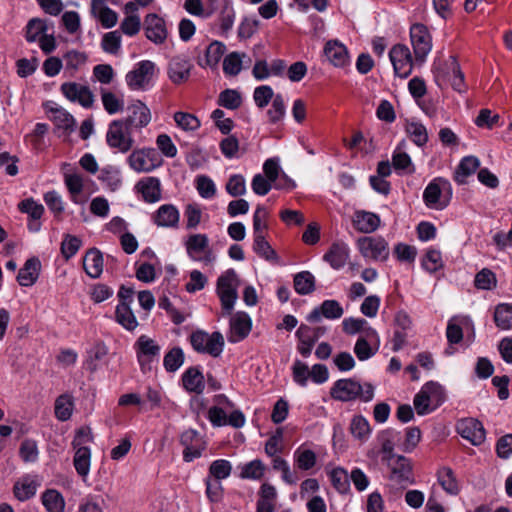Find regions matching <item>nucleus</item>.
<instances>
[{
    "instance_id": "61",
    "label": "nucleus",
    "mask_w": 512,
    "mask_h": 512,
    "mask_svg": "<svg viewBox=\"0 0 512 512\" xmlns=\"http://www.w3.org/2000/svg\"><path fill=\"white\" fill-rule=\"evenodd\" d=\"M329 479L333 487L339 493H347L350 489L349 475L342 467H336L328 472Z\"/></svg>"
},
{
    "instance_id": "64",
    "label": "nucleus",
    "mask_w": 512,
    "mask_h": 512,
    "mask_svg": "<svg viewBox=\"0 0 512 512\" xmlns=\"http://www.w3.org/2000/svg\"><path fill=\"white\" fill-rule=\"evenodd\" d=\"M494 321L501 330L512 329V306L509 304H499L495 308Z\"/></svg>"
},
{
    "instance_id": "23",
    "label": "nucleus",
    "mask_w": 512,
    "mask_h": 512,
    "mask_svg": "<svg viewBox=\"0 0 512 512\" xmlns=\"http://www.w3.org/2000/svg\"><path fill=\"white\" fill-rule=\"evenodd\" d=\"M145 36L156 45L163 44L168 36L166 23L155 13L147 14L144 20Z\"/></svg>"
},
{
    "instance_id": "32",
    "label": "nucleus",
    "mask_w": 512,
    "mask_h": 512,
    "mask_svg": "<svg viewBox=\"0 0 512 512\" xmlns=\"http://www.w3.org/2000/svg\"><path fill=\"white\" fill-rule=\"evenodd\" d=\"M238 477L242 480L261 481L267 471L266 464L261 459H253L237 466Z\"/></svg>"
},
{
    "instance_id": "49",
    "label": "nucleus",
    "mask_w": 512,
    "mask_h": 512,
    "mask_svg": "<svg viewBox=\"0 0 512 512\" xmlns=\"http://www.w3.org/2000/svg\"><path fill=\"white\" fill-rule=\"evenodd\" d=\"M293 461L298 469L308 471L316 465L317 457L314 451L301 445L293 452Z\"/></svg>"
},
{
    "instance_id": "29",
    "label": "nucleus",
    "mask_w": 512,
    "mask_h": 512,
    "mask_svg": "<svg viewBox=\"0 0 512 512\" xmlns=\"http://www.w3.org/2000/svg\"><path fill=\"white\" fill-rule=\"evenodd\" d=\"M349 255L350 249L345 242H335L324 254L323 259L329 263L333 269L339 270L346 265Z\"/></svg>"
},
{
    "instance_id": "57",
    "label": "nucleus",
    "mask_w": 512,
    "mask_h": 512,
    "mask_svg": "<svg viewBox=\"0 0 512 512\" xmlns=\"http://www.w3.org/2000/svg\"><path fill=\"white\" fill-rule=\"evenodd\" d=\"M55 416L59 421H67L71 418L74 401L70 394H62L55 401Z\"/></svg>"
},
{
    "instance_id": "22",
    "label": "nucleus",
    "mask_w": 512,
    "mask_h": 512,
    "mask_svg": "<svg viewBox=\"0 0 512 512\" xmlns=\"http://www.w3.org/2000/svg\"><path fill=\"white\" fill-rule=\"evenodd\" d=\"M457 432L475 446L482 444L486 436L482 423L474 418L460 420L457 423Z\"/></svg>"
},
{
    "instance_id": "26",
    "label": "nucleus",
    "mask_w": 512,
    "mask_h": 512,
    "mask_svg": "<svg viewBox=\"0 0 512 512\" xmlns=\"http://www.w3.org/2000/svg\"><path fill=\"white\" fill-rule=\"evenodd\" d=\"M40 485L39 476L27 474L14 483L13 494L17 500L24 502L35 496Z\"/></svg>"
},
{
    "instance_id": "40",
    "label": "nucleus",
    "mask_w": 512,
    "mask_h": 512,
    "mask_svg": "<svg viewBox=\"0 0 512 512\" xmlns=\"http://www.w3.org/2000/svg\"><path fill=\"white\" fill-rule=\"evenodd\" d=\"M39 270L40 261L37 258L28 259L18 272V283L24 287L32 286L38 279Z\"/></svg>"
},
{
    "instance_id": "17",
    "label": "nucleus",
    "mask_w": 512,
    "mask_h": 512,
    "mask_svg": "<svg viewBox=\"0 0 512 512\" xmlns=\"http://www.w3.org/2000/svg\"><path fill=\"white\" fill-rule=\"evenodd\" d=\"M435 77L437 81L449 83L458 92H463L465 89L464 75L454 57H450L443 67H435Z\"/></svg>"
},
{
    "instance_id": "51",
    "label": "nucleus",
    "mask_w": 512,
    "mask_h": 512,
    "mask_svg": "<svg viewBox=\"0 0 512 512\" xmlns=\"http://www.w3.org/2000/svg\"><path fill=\"white\" fill-rule=\"evenodd\" d=\"M100 95L104 110L109 115H114L123 111L124 99L122 95H117L116 93L103 88L100 90Z\"/></svg>"
},
{
    "instance_id": "30",
    "label": "nucleus",
    "mask_w": 512,
    "mask_h": 512,
    "mask_svg": "<svg viewBox=\"0 0 512 512\" xmlns=\"http://www.w3.org/2000/svg\"><path fill=\"white\" fill-rule=\"evenodd\" d=\"M277 490L274 485L264 482L258 491L256 512H274L277 501Z\"/></svg>"
},
{
    "instance_id": "12",
    "label": "nucleus",
    "mask_w": 512,
    "mask_h": 512,
    "mask_svg": "<svg viewBox=\"0 0 512 512\" xmlns=\"http://www.w3.org/2000/svg\"><path fill=\"white\" fill-rule=\"evenodd\" d=\"M357 248L364 258L373 261H386L390 254L388 242L381 236L360 237Z\"/></svg>"
},
{
    "instance_id": "53",
    "label": "nucleus",
    "mask_w": 512,
    "mask_h": 512,
    "mask_svg": "<svg viewBox=\"0 0 512 512\" xmlns=\"http://www.w3.org/2000/svg\"><path fill=\"white\" fill-rule=\"evenodd\" d=\"M438 482L442 489L449 495L455 496L460 492V485L453 470L449 467H442L438 471Z\"/></svg>"
},
{
    "instance_id": "27",
    "label": "nucleus",
    "mask_w": 512,
    "mask_h": 512,
    "mask_svg": "<svg viewBox=\"0 0 512 512\" xmlns=\"http://www.w3.org/2000/svg\"><path fill=\"white\" fill-rule=\"evenodd\" d=\"M324 55L337 68H345L350 64L348 50L338 40H330L325 44Z\"/></svg>"
},
{
    "instance_id": "9",
    "label": "nucleus",
    "mask_w": 512,
    "mask_h": 512,
    "mask_svg": "<svg viewBox=\"0 0 512 512\" xmlns=\"http://www.w3.org/2000/svg\"><path fill=\"white\" fill-rule=\"evenodd\" d=\"M190 343L193 349L213 358L219 357L224 350V337L220 332L208 333L203 330H196L190 336Z\"/></svg>"
},
{
    "instance_id": "20",
    "label": "nucleus",
    "mask_w": 512,
    "mask_h": 512,
    "mask_svg": "<svg viewBox=\"0 0 512 512\" xmlns=\"http://www.w3.org/2000/svg\"><path fill=\"white\" fill-rule=\"evenodd\" d=\"M60 90L71 102L78 103L86 109L93 106L94 94L86 85L77 82H65L61 85Z\"/></svg>"
},
{
    "instance_id": "48",
    "label": "nucleus",
    "mask_w": 512,
    "mask_h": 512,
    "mask_svg": "<svg viewBox=\"0 0 512 512\" xmlns=\"http://www.w3.org/2000/svg\"><path fill=\"white\" fill-rule=\"evenodd\" d=\"M405 132L418 147H423L428 142V132L423 123L417 120H407Z\"/></svg>"
},
{
    "instance_id": "33",
    "label": "nucleus",
    "mask_w": 512,
    "mask_h": 512,
    "mask_svg": "<svg viewBox=\"0 0 512 512\" xmlns=\"http://www.w3.org/2000/svg\"><path fill=\"white\" fill-rule=\"evenodd\" d=\"M343 331L348 335H355L357 333H364L369 339H377L378 334L369 323L363 318L347 317L342 321Z\"/></svg>"
},
{
    "instance_id": "28",
    "label": "nucleus",
    "mask_w": 512,
    "mask_h": 512,
    "mask_svg": "<svg viewBox=\"0 0 512 512\" xmlns=\"http://www.w3.org/2000/svg\"><path fill=\"white\" fill-rule=\"evenodd\" d=\"M109 349L102 341L95 342L86 351L84 368L89 372H96L106 361Z\"/></svg>"
},
{
    "instance_id": "3",
    "label": "nucleus",
    "mask_w": 512,
    "mask_h": 512,
    "mask_svg": "<svg viewBox=\"0 0 512 512\" xmlns=\"http://www.w3.org/2000/svg\"><path fill=\"white\" fill-rule=\"evenodd\" d=\"M126 158L128 167L137 174H148L163 165L162 155L153 147H136Z\"/></svg>"
},
{
    "instance_id": "35",
    "label": "nucleus",
    "mask_w": 512,
    "mask_h": 512,
    "mask_svg": "<svg viewBox=\"0 0 512 512\" xmlns=\"http://www.w3.org/2000/svg\"><path fill=\"white\" fill-rule=\"evenodd\" d=\"M192 64L184 57H174L168 68V74L170 80L175 84H181L188 80Z\"/></svg>"
},
{
    "instance_id": "41",
    "label": "nucleus",
    "mask_w": 512,
    "mask_h": 512,
    "mask_svg": "<svg viewBox=\"0 0 512 512\" xmlns=\"http://www.w3.org/2000/svg\"><path fill=\"white\" fill-rule=\"evenodd\" d=\"M250 64V59L245 53L232 52L223 60V71L226 75L236 76L242 68Z\"/></svg>"
},
{
    "instance_id": "52",
    "label": "nucleus",
    "mask_w": 512,
    "mask_h": 512,
    "mask_svg": "<svg viewBox=\"0 0 512 512\" xmlns=\"http://www.w3.org/2000/svg\"><path fill=\"white\" fill-rule=\"evenodd\" d=\"M75 450L73 459L74 467L79 476L85 481L90 472L91 450L89 447H78V449Z\"/></svg>"
},
{
    "instance_id": "60",
    "label": "nucleus",
    "mask_w": 512,
    "mask_h": 512,
    "mask_svg": "<svg viewBox=\"0 0 512 512\" xmlns=\"http://www.w3.org/2000/svg\"><path fill=\"white\" fill-rule=\"evenodd\" d=\"M350 432L355 439L365 442L371 434L369 421L362 415L354 416L350 423Z\"/></svg>"
},
{
    "instance_id": "46",
    "label": "nucleus",
    "mask_w": 512,
    "mask_h": 512,
    "mask_svg": "<svg viewBox=\"0 0 512 512\" xmlns=\"http://www.w3.org/2000/svg\"><path fill=\"white\" fill-rule=\"evenodd\" d=\"M85 272L91 278H98L103 271V257L99 250L91 249L83 259Z\"/></svg>"
},
{
    "instance_id": "2",
    "label": "nucleus",
    "mask_w": 512,
    "mask_h": 512,
    "mask_svg": "<svg viewBox=\"0 0 512 512\" xmlns=\"http://www.w3.org/2000/svg\"><path fill=\"white\" fill-rule=\"evenodd\" d=\"M375 388L371 383H361L354 378H344L335 381L330 389V395L334 400L350 402L360 400L370 402L374 398Z\"/></svg>"
},
{
    "instance_id": "7",
    "label": "nucleus",
    "mask_w": 512,
    "mask_h": 512,
    "mask_svg": "<svg viewBox=\"0 0 512 512\" xmlns=\"http://www.w3.org/2000/svg\"><path fill=\"white\" fill-rule=\"evenodd\" d=\"M184 246L188 257L192 261L209 266L213 265L217 259L216 254L210 247V241L206 234L197 233L188 236Z\"/></svg>"
},
{
    "instance_id": "39",
    "label": "nucleus",
    "mask_w": 512,
    "mask_h": 512,
    "mask_svg": "<svg viewBox=\"0 0 512 512\" xmlns=\"http://www.w3.org/2000/svg\"><path fill=\"white\" fill-rule=\"evenodd\" d=\"M226 51V46L220 41L211 42L205 49L204 56L199 59L201 67L215 68Z\"/></svg>"
},
{
    "instance_id": "44",
    "label": "nucleus",
    "mask_w": 512,
    "mask_h": 512,
    "mask_svg": "<svg viewBox=\"0 0 512 512\" xmlns=\"http://www.w3.org/2000/svg\"><path fill=\"white\" fill-rule=\"evenodd\" d=\"M50 119L58 129L65 132H71L75 128L76 121L74 117L60 106L51 107L49 110Z\"/></svg>"
},
{
    "instance_id": "36",
    "label": "nucleus",
    "mask_w": 512,
    "mask_h": 512,
    "mask_svg": "<svg viewBox=\"0 0 512 512\" xmlns=\"http://www.w3.org/2000/svg\"><path fill=\"white\" fill-rule=\"evenodd\" d=\"M180 213L172 204L161 205L153 216L154 223L159 227H176L179 223Z\"/></svg>"
},
{
    "instance_id": "6",
    "label": "nucleus",
    "mask_w": 512,
    "mask_h": 512,
    "mask_svg": "<svg viewBox=\"0 0 512 512\" xmlns=\"http://www.w3.org/2000/svg\"><path fill=\"white\" fill-rule=\"evenodd\" d=\"M156 75L155 63L150 60H142L125 75V82L132 91H146L154 85Z\"/></svg>"
},
{
    "instance_id": "19",
    "label": "nucleus",
    "mask_w": 512,
    "mask_h": 512,
    "mask_svg": "<svg viewBox=\"0 0 512 512\" xmlns=\"http://www.w3.org/2000/svg\"><path fill=\"white\" fill-rule=\"evenodd\" d=\"M207 417L214 427L229 425L234 428H241L245 424V416L240 410L229 412L220 407L211 406L208 409Z\"/></svg>"
},
{
    "instance_id": "5",
    "label": "nucleus",
    "mask_w": 512,
    "mask_h": 512,
    "mask_svg": "<svg viewBox=\"0 0 512 512\" xmlns=\"http://www.w3.org/2000/svg\"><path fill=\"white\" fill-rule=\"evenodd\" d=\"M445 401L443 387L434 381L425 383L414 397V408L419 415H426L437 409Z\"/></svg>"
},
{
    "instance_id": "4",
    "label": "nucleus",
    "mask_w": 512,
    "mask_h": 512,
    "mask_svg": "<svg viewBox=\"0 0 512 512\" xmlns=\"http://www.w3.org/2000/svg\"><path fill=\"white\" fill-rule=\"evenodd\" d=\"M452 195L451 183L443 177H436L424 189L423 201L430 209L443 210L449 205Z\"/></svg>"
},
{
    "instance_id": "16",
    "label": "nucleus",
    "mask_w": 512,
    "mask_h": 512,
    "mask_svg": "<svg viewBox=\"0 0 512 512\" xmlns=\"http://www.w3.org/2000/svg\"><path fill=\"white\" fill-rule=\"evenodd\" d=\"M390 468V481L402 488L414 483L412 465L409 459L397 455L385 461Z\"/></svg>"
},
{
    "instance_id": "31",
    "label": "nucleus",
    "mask_w": 512,
    "mask_h": 512,
    "mask_svg": "<svg viewBox=\"0 0 512 512\" xmlns=\"http://www.w3.org/2000/svg\"><path fill=\"white\" fill-rule=\"evenodd\" d=\"M181 381L183 388L189 393L201 394L205 389L204 375L199 367L187 368Z\"/></svg>"
},
{
    "instance_id": "8",
    "label": "nucleus",
    "mask_w": 512,
    "mask_h": 512,
    "mask_svg": "<svg viewBox=\"0 0 512 512\" xmlns=\"http://www.w3.org/2000/svg\"><path fill=\"white\" fill-rule=\"evenodd\" d=\"M136 134L120 119L113 120L106 132V143L120 153L129 152L135 145Z\"/></svg>"
},
{
    "instance_id": "34",
    "label": "nucleus",
    "mask_w": 512,
    "mask_h": 512,
    "mask_svg": "<svg viewBox=\"0 0 512 512\" xmlns=\"http://www.w3.org/2000/svg\"><path fill=\"white\" fill-rule=\"evenodd\" d=\"M136 188L147 203H155L161 199V183L157 177H146L138 181Z\"/></svg>"
},
{
    "instance_id": "63",
    "label": "nucleus",
    "mask_w": 512,
    "mask_h": 512,
    "mask_svg": "<svg viewBox=\"0 0 512 512\" xmlns=\"http://www.w3.org/2000/svg\"><path fill=\"white\" fill-rule=\"evenodd\" d=\"M421 265L429 273L439 271L444 266L441 252L434 248L427 249L422 258Z\"/></svg>"
},
{
    "instance_id": "47",
    "label": "nucleus",
    "mask_w": 512,
    "mask_h": 512,
    "mask_svg": "<svg viewBox=\"0 0 512 512\" xmlns=\"http://www.w3.org/2000/svg\"><path fill=\"white\" fill-rule=\"evenodd\" d=\"M480 166V161L475 156H466L464 157L459 165L457 166V169L454 174V180L458 184H465L466 180L469 176L474 174L478 167Z\"/></svg>"
},
{
    "instance_id": "10",
    "label": "nucleus",
    "mask_w": 512,
    "mask_h": 512,
    "mask_svg": "<svg viewBox=\"0 0 512 512\" xmlns=\"http://www.w3.org/2000/svg\"><path fill=\"white\" fill-rule=\"evenodd\" d=\"M136 358L143 373L150 372L159 362L161 346L147 335H141L133 345Z\"/></svg>"
},
{
    "instance_id": "37",
    "label": "nucleus",
    "mask_w": 512,
    "mask_h": 512,
    "mask_svg": "<svg viewBox=\"0 0 512 512\" xmlns=\"http://www.w3.org/2000/svg\"><path fill=\"white\" fill-rule=\"evenodd\" d=\"M99 181L106 189L114 192L122 186V172L116 165H106L102 167L98 175Z\"/></svg>"
},
{
    "instance_id": "59",
    "label": "nucleus",
    "mask_w": 512,
    "mask_h": 512,
    "mask_svg": "<svg viewBox=\"0 0 512 512\" xmlns=\"http://www.w3.org/2000/svg\"><path fill=\"white\" fill-rule=\"evenodd\" d=\"M107 504L101 495L89 494L81 499L77 512H105Z\"/></svg>"
},
{
    "instance_id": "62",
    "label": "nucleus",
    "mask_w": 512,
    "mask_h": 512,
    "mask_svg": "<svg viewBox=\"0 0 512 512\" xmlns=\"http://www.w3.org/2000/svg\"><path fill=\"white\" fill-rule=\"evenodd\" d=\"M294 288L300 295H307L315 290V277L309 271H302L294 276Z\"/></svg>"
},
{
    "instance_id": "18",
    "label": "nucleus",
    "mask_w": 512,
    "mask_h": 512,
    "mask_svg": "<svg viewBox=\"0 0 512 512\" xmlns=\"http://www.w3.org/2000/svg\"><path fill=\"white\" fill-rule=\"evenodd\" d=\"M389 58L393 65L394 73L400 78H407L413 70V58L408 46L404 44L394 45Z\"/></svg>"
},
{
    "instance_id": "1",
    "label": "nucleus",
    "mask_w": 512,
    "mask_h": 512,
    "mask_svg": "<svg viewBox=\"0 0 512 512\" xmlns=\"http://www.w3.org/2000/svg\"><path fill=\"white\" fill-rule=\"evenodd\" d=\"M216 4L221 8L218 15L219 27L222 32L228 33L233 28L236 17L230 0H185L183 8L188 14L206 20L215 13Z\"/></svg>"
},
{
    "instance_id": "14",
    "label": "nucleus",
    "mask_w": 512,
    "mask_h": 512,
    "mask_svg": "<svg viewBox=\"0 0 512 512\" xmlns=\"http://www.w3.org/2000/svg\"><path fill=\"white\" fill-rule=\"evenodd\" d=\"M410 39L415 61L424 62L432 50V37L428 28L419 23L412 25L410 28Z\"/></svg>"
},
{
    "instance_id": "50",
    "label": "nucleus",
    "mask_w": 512,
    "mask_h": 512,
    "mask_svg": "<svg viewBox=\"0 0 512 512\" xmlns=\"http://www.w3.org/2000/svg\"><path fill=\"white\" fill-rule=\"evenodd\" d=\"M41 502L47 512H64L65 500L56 489H47L41 495Z\"/></svg>"
},
{
    "instance_id": "11",
    "label": "nucleus",
    "mask_w": 512,
    "mask_h": 512,
    "mask_svg": "<svg viewBox=\"0 0 512 512\" xmlns=\"http://www.w3.org/2000/svg\"><path fill=\"white\" fill-rule=\"evenodd\" d=\"M238 278L234 269H228L217 279L216 292L222 308L230 313L237 300Z\"/></svg>"
},
{
    "instance_id": "24",
    "label": "nucleus",
    "mask_w": 512,
    "mask_h": 512,
    "mask_svg": "<svg viewBox=\"0 0 512 512\" xmlns=\"http://www.w3.org/2000/svg\"><path fill=\"white\" fill-rule=\"evenodd\" d=\"M344 314L341 304L334 299L324 300L319 306L315 307L306 317L309 322H319L322 318L328 320L340 319Z\"/></svg>"
},
{
    "instance_id": "13",
    "label": "nucleus",
    "mask_w": 512,
    "mask_h": 512,
    "mask_svg": "<svg viewBox=\"0 0 512 512\" xmlns=\"http://www.w3.org/2000/svg\"><path fill=\"white\" fill-rule=\"evenodd\" d=\"M136 135L142 133L143 128L147 127L152 120V114L149 107L142 101L136 100L127 108V116L120 119Z\"/></svg>"
},
{
    "instance_id": "15",
    "label": "nucleus",
    "mask_w": 512,
    "mask_h": 512,
    "mask_svg": "<svg viewBox=\"0 0 512 512\" xmlns=\"http://www.w3.org/2000/svg\"><path fill=\"white\" fill-rule=\"evenodd\" d=\"M464 332L468 333V344L474 341V324L469 316H454L447 324L446 337L450 345L459 344L463 340Z\"/></svg>"
},
{
    "instance_id": "54",
    "label": "nucleus",
    "mask_w": 512,
    "mask_h": 512,
    "mask_svg": "<svg viewBox=\"0 0 512 512\" xmlns=\"http://www.w3.org/2000/svg\"><path fill=\"white\" fill-rule=\"evenodd\" d=\"M48 23L40 18H32L26 25L25 38L27 42H38L46 33H48Z\"/></svg>"
},
{
    "instance_id": "43",
    "label": "nucleus",
    "mask_w": 512,
    "mask_h": 512,
    "mask_svg": "<svg viewBox=\"0 0 512 512\" xmlns=\"http://www.w3.org/2000/svg\"><path fill=\"white\" fill-rule=\"evenodd\" d=\"M407 143L402 140L395 148L392 155V164L396 170H401L405 173H413L415 171L414 165L410 156L406 152Z\"/></svg>"
},
{
    "instance_id": "42",
    "label": "nucleus",
    "mask_w": 512,
    "mask_h": 512,
    "mask_svg": "<svg viewBox=\"0 0 512 512\" xmlns=\"http://www.w3.org/2000/svg\"><path fill=\"white\" fill-rule=\"evenodd\" d=\"M296 335L299 339L297 350L303 357L307 358L313 350L317 341V336H315V332L312 331V327L307 325H301L298 328Z\"/></svg>"
},
{
    "instance_id": "38",
    "label": "nucleus",
    "mask_w": 512,
    "mask_h": 512,
    "mask_svg": "<svg viewBox=\"0 0 512 512\" xmlns=\"http://www.w3.org/2000/svg\"><path fill=\"white\" fill-rule=\"evenodd\" d=\"M199 441V434L195 430H187L181 435V443L185 446L183 451V459L186 462H191L196 458H199L204 450L202 444L193 445L192 442Z\"/></svg>"
},
{
    "instance_id": "25",
    "label": "nucleus",
    "mask_w": 512,
    "mask_h": 512,
    "mask_svg": "<svg viewBox=\"0 0 512 512\" xmlns=\"http://www.w3.org/2000/svg\"><path fill=\"white\" fill-rule=\"evenodd\" d=\"M90 15L105 29L113 28L118 22V14L111 9L106 0H91Z\"/></svg>"
},
{
    "instance_id": "56",
    "label": "nucleus",
    "mask_w": 512,
    "mask_h": 512,
    "mask_svg": "<svg viewBox=\"0 0 512 512\" xmlns=\"http://www.w3.org/2000/svg\"><path fill=\"white\" fill-rule=\"evenodd\" d=\"M116 320L129 331L134 330L138 326L137 319L126 301H121L117 305Z\"/></svg>"
},
{
    "instance_id": "58",
    "label": "nucleus",
    "mask_w": 512,
    "mask_h": 512,
    "mask_svg": "<svg viewBox=\"0 0 512 512\" xmlns=\"http://www.w3.org/2000/svg\"><path fill=\"white\" fill-rule=\"evenodd\" d=\"M271 466L274 471L281 472V479L288 485H294L298 481L296 473L290 468L289 463L279 455L271 457Z\"/></svg>"
},
{
    "instance_id": "55",
    "label": "nucleus",
    "mask_w": 512,
    "mask_h": 512,
    "mask_svg": "<svg viewBox=\"0 0 512 512\" xmlns=\"http://www.w3.org/2000/svg\"><path fill=\"white\" fill-rule=\"evenodd\" d=\"M64 183L70 193L71 201L75 204L81 203L79 195L82 193L84 187L83 177L76 172H65Z\"/></svg>"
},
{
    "instance_id": "21",
    "label": "nucleus",
    "mask_w": 512,
    "mask_h": 512,
    "mask_svg": "<svg viewBox=\"0 0 512 512\" xmlns=\"http://www.w3.org/2000/svg\"><path fill=\"white\" fill-rule=\"evenodd\" d=\"M252 329L251 317L243 311L233 314L229 321L228 340L231 343H237L244 340Z\"/></svg>"
},
{
    "instance_id": "45",
    "label": "nucleus",
    "mask_w": 512,
    "mask_h": 512,
    "mask_svg": "<svg viewBox=\"0 0 512 512\" xmlns=\"http://www.w3.org/2000/svg\"><path fill=\"white\" fill-rule=\"evenodd\" d=\"M380 225V218L377 214L366 211H358L355 214L354 226L362 233H372Z\"/></svg>"
}]
</instances>
